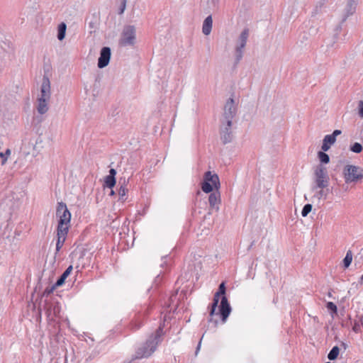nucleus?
Here are the masks:
<instances>
[{
  "label": "nucleus",
  "mask_w": 363,
  "mask_h": 363,
  "mask_svg": "<svg viewBox=\"0 0 363 363\" xmlns=\"http://www.w3.org/2000/svg\"><path fill=\"white\" fill-rule=\"evenodd\" d=\"M51 98V86L50 82L48 77H44L43 79L41 87H40V93L38 96L37 99L45 101H50Z\"/></svg>",
  "instance_id": "10"
},
{
  "label": "nucleus",
  "mask_w": 363,
  "mask_h": 363,
  "mask_svg": "<svg viewBox=\"0 0 363 363\" xmlns=\"http://www.w3.org/2000/svg\"><path fill=\"white\" fill-rule=\"evenodd\" d=\"M350 150L355 153H359L362 150V145L359 143H354L351 147Z\"/></svg>",
  "instance_id": "29"
},
{
  "label": "nucleus",
  "mask_w": 363,
  "mask_h": 363,
  "mask_svg": "<svg viewBox=\"0 0 363 363\" xmlns=\"http://www.w3.org/2000/svg\"><path fill=\"white\" fill-rule=\"evenodd\" d=\"M312 210V205L311 204H306L302 210L301 215L303 217H306L308 216V214Z\"/></svg>",
  "instance_id": "30"
},
{
  "label": "nucleus",
  "mask_w": 363,
  "mask_h": 363,
  "mask_svg": "<svg viewBox=\"0 0 363 363\" xmlns=\"http://www.w3.org/2000/svg\"><path fill=\"white\" fill-rule=\"evenodd\" d=\"M201 341L199 342V345H198V348H197V350H198L199 349V347H200V345H201Z\"/></svg>",
  "instance_id": "38"
},
{
  "label": "nucleus",
  "mask_w": 363,
  "mask_h": 363,
  "mask_svg": "<svg viewBox=\"0 0 363 363\" xmlns=\"http://www.w3.org/2000/svg\"><path fill=\"white\" fill-rule=\"evenodd\" d=\"M116 174V171L114 169H111L109 171V174L105 177V184L106 186L109 188H112L116 184V179L115 176Z\"/></svg>",
  "instance_id": "19"
},
{
  "label": "nucleus",
  "mask_w": 363,
  "mask_h": 363,
  "mask_svg": "<svg viewBox=\"0 0 363 363\" xmlns=\"http://www.w3.org/2000/svg\"><path fill=\"white\" fill-rule=\"evenodd\" d=\"M56 217L57 218V231L68 233L70 227L71 213L65 203L60 202L57 203Z\"/></svg>",
  "instance_id": "1"
},
{
  "label": "nucleus",
  "mask_w": 363,
  "mask_h": 363,
  "mask_svg": "<svg viewBox=\"0 0 363 363\" xmlns=\"http://www.w3.org/2000/svg\"><path fill=\"white\" fill-rule=\"evenodd\" d=\"M208 202L211 208L218 211L219 205L221 202L220 194L218 191L211 193L208 197Z\"/></svg>",
  "instance_id": "13"
},
{
  "label": "nucleus",
  "mask_w": 363,
  "mask_h": 363,
  "mask_svg": "<svg viewBox=\"0 0 363 363\" xmlns=\"http://www.w3.org/2000/svg\"><path fill=\"white\" fill-rule=\"evenodd\" d=\"M204 182H208L214 186V188L218 189L220 186V181L218 176L216 174H213L211 172H206L204 174Z\"/></svg>",
  "instance_id": "14"
},
{
  "label": "nucleus",
  "mask_w": 363,
  "mask_h": 363,
  "mask_svg": "<svg viewBox=\"0 0 363 363\" xmlns=\"http://www.w3.org/2000/svg\"><path fill=\"white\" fill-rule=\"evenodd\" d=\"M339 352H340V349H339V347L337 346L333 347V349L329 352V354L328 355V358L330 360L335 359L337 357L338 354H339Z\"/></svg>",
  "instance_id": "24"
},
{
  "label": "nucleus",
  "mask_w": 363,
  "mask_h": 363,
  "mask_svg": "<svg viewBox=\"0 0 363 363\" xmlns=\"http://www.w3.org/2000/svg\"><path fill=\"white\" fill-rule=\"evenodd\" d=\"M111 55V49L108 47H104L100 52V56L98 60V67L101 69L106 67L110 62Z\"/></svg>",
  "instance_id": "12"
},
{
  "label": "nucleus",
  "mask_w": 363,
  "mask_h": 363,
  "mask_svg": "<svg viewBox=\"0 0 363 363\" xmlns=\"http://www.w3.org/2000/svg\"><path fill=\"white\" fill-rule=\"evenodd\" d=\"M162 334V330L160 328L157 330L155 333L149 338L146 343L138 349L136 352V357L144 358L150 356L156 350Z\"/></svg>",
  "instance_id": "2"
},
{
  "label": "nucleus",
  "mask_w": 363,
  "mask_h": 363,
  "mask_svg": "<svg viewBox=\"0 0 363 363\" xmlns=\"http://www.w3.org/2000/svg\"><path fill=\"white\" fill-rule=\"evenodd\" d=\"M359 284H363V274H362V277H360Z\"/></svg>",
  "instance_id": "37"
},
{
  "label": "nucleus",
  "mask_w": 363,
  "mask_h": 363,
  "mask_svg": "<svg viewBox=\"0 0 363 363\" xmlns=\"http://www.w3.org/2000/svg\"><path fill=\"white\" fill-rule=\"evenodd\" d=\"M357 108L359 117L363 118V101H359Z\"/></svg>",
  "instance_id": "33"
},
{
  "label": "nucleus",
  "mask_w": 363,
  "mask_h": 363,
  "mask_svg": "<svg viewBox=\"0 0 363 363\" xmlns=\"http://www.w3.org/2000/svg\"><path fill=\"white\" fill-rule=\"evenodd\" d=\"M67 235V233L57 231V243H56V252H59L60 250L63 246V245L65 242Z\"/></svg>",
  "instance_id": "20"
},
{
  "label": "nucleus",
  "mask_w": 363,
  "mask_h": 363,
  "mask_svg": "<svg viewBox=\"0 0 363 363\" xmlns=\"http://www.w3.org/2000/svg\"><path fill=\"white\" fill-rule=\"evenodd\" d=\"M219 294L223 295L220 305V313L222 320L225 323L231 312V308L228 302L227 298L224 296L225 293V284L223 282L220 284L218 291Z\"/></svg>",
  "instance_id": "6"
},
{
  "label": "nucleus",
  "mask_w": 363,
  "mask_h": 363,
  "mask_svg": "<svg viewBox=\"0 0 363 363\" xmlns=\"http://www.w3.org/2000/svg\"><path fill=\"white\" fill-rule=\"evenodd\" d=\"M355 5H356V0H350V13H352L354 12V9H355Z\"/></svg>",
  "instance_id": "35"
},
{
  "label": "nucleus",
  "mask_w": 363,
  "mask_h": 363,
  "mask_svg": "<svg viewBox=\"0 0 363 363\" xmlns=\"http://www.w3.org/2000/svg\"><path fill=\"white\" fill-rule=\"evenodd\" d=\"M49 102H50V101H45V99H43V100L37 99L36 109L39 114L43 115L48 111Z\"/></svg>",
  "instance_id": "18"
},
{
  "label": "nucleus",
  "mask_w": 363,
  "mask_h": 363,
  "mask_svg": "<svg viewBox=\"0 0 363 363\" xmlns=\"http://www.w3.org/2000/svg\"><path fill=\"white\" fill-rule=\"evenodd\" d=\"M213 27V18L211 15L208 16L203 21L202 25V33L205 35H208L211 33Z\"/></svg>",
  "instance_id": "16"
},
{
  "label": "nucleus",
  "mask_w": 363,
  "mask_h": 363,
  "mask_svg": "<svg viewBox=\"0 0 363 363\" xmlns=\"http://www.w3.org/2000/svg\"><path fill=\"white\" fill-rule=\"evenodd\" d=\"M343 174L347 183L357 181L363 177V169L354 165H346Z\"/></svg>",
  "instance_id": "5"
},
{
  "label": "nucleus",
  "mask_w": 363,
  "mask_h": 363,
  "mask_svg": "<svg viewBox=\"0 0 363 363\" xmlns=\"http://www.w3.org/2000/svg\"><path fill=\"white\" fill-rule=\"evenodd\" d=\"M236 107L234 100L229 99L224 106L223 118L224 121H227V125L229 127L232 124V119L235 114Z\"/></svg>",
  "instance_id": "9"
},
{
  "label": "nucleus",
  "mask_w": 363,
  "mask_h": 363,
  "mask_svg": "<svg viewBox=\"0 0 363 363\" xmlns=\"http://www.w3.org/2000/svg\"><path fill=\"white\" fill-rule=\"evenodd\" d=\"M67 30V25L62 22L58 25L57 27V39L60 41L65 39Z\"/></svg>",
  "instance_id": "21"
},
{
  "label": "nucleus",
  "mask_w": 363,
  "mask_h": 363,
  "mask_svg": "<svg viewBox=\"0 0 363 363\" xmlns=\"http://www.w3.org/2000/svg\"><path fill=\"white\" fill-rule=\"evenodd\" d=\"M342 345L345 348H346V346H347V345H346V344H345L344 342H342Z\"/></svg>",
  "instance_id": "39"
},
{
  "label": "nucleus",
  "mask_w": 363,
  "mask_h": 363,
  "mask_svg": "<svg viewBox=\"0 0 363 363\" xmlns=\"http://www.w3.org/2000/svg\"><path fill=\"white\" fill-rule=\"evenodd\" d=\"M327 308L328 310H330L333 313H337V306L333 302H328Z\"/></svg>",
  "instance_id": "32"
},
{
  "label": "nucleus",
  "mask_w": 363,
  "mask_h": 363,
  "mask_svg": "<svg viewBox=\"0 0 363 363\" xmlns=\"http://www.w3.org/2000/svg\"><path fill=\"white\" fill-rule=\"evenodd\" d=\"M340 130H335L330 135H326L323 140V145L321 149L323 151H328L332 145H333L336 141V137L341 134Z\"/></svg>",
  "instance_id": "11"
},
{
  "label": "nucleus",
  "mask_w": 363,
  "mask_h": 363,
  "mask_svg": "<svg viewBox=\"0 0 363 363\" xmlns=\"http://www.w3.org/2000/svg\"><path fill=\"white\" fill-rule=\"evenodd\" d=\"M127 191L128 189L126 187L125 182L124 181L123 184H122L118 189L119 200L121 201L122 202L125 201L127 199Z\"/></svg>",
  "instance_id": "22"
},
{
  "label": "nucleus",
  "mask_w": 363,
  "mask_h": 363,
  "mask_svg": "<svg viewBox=\"0 0 363 363\" xmlns=\"http://www.w3.org/2000/svg\"><path fill=\"white\" fill-rule=\"evenodd\" d=\"M352 262V253L350 250L347 252L346 256L343 259V264L345 268H347Z\"/></svg>",
  "instance_id": "25"
},
{
  "label": "nucleus",
  "mask_w": 363,
  "mask_h": 363,
  "mask_svg": "<svg viewBox=\"0 0 363 363\" xmlns=\"http://www.w3.org/2000/svg\"><path fill=\"white\" fill-rule=\"evenodd\" d=\"M11 151L10 149H7L4 152H0L1 164H5L7 162L8 158L11 155Z\"/></svg>",
  "instance_id": "26"
},
{
  "label": "nucleus",
  "mask_w": 363,
  "mask_h": 363,
  "mask_svg": "<svg viewBox=\"0 0 363 363\" xmlns=\"http://www.w3.org/2000/svg\"><path fill=\"white\" fill-rule=\"evenodd\" d=\"M318 156V159L322 163L328 164L330 162V157L328 155L323 152H319Z\"/></svg>",
  "instance_id": "28"
},
{
  "label": "nucleus",
  "mask_w": 363,
  "mask_h": 363,
  "mask_svg": "<svg viewBox=\"0 0 363 363\" xmlns=\"http://www.w3.org/2000/svg\"><path fill=\"white\" fill-rule=\"evenodd\" d=\"M220 294H219V293H216L215 296H214V298H213V303L212 304V306H211V310L210 311V316H211V318L209 320V321H211L212 320V318L211 317L214 315L215 313V311H216V308L218 306V301H219V296H220Z\"/></svg>",
  "instance_id": "23"
},
{
  "label": "nucleus",
  "mask_w": 363,
  "mask_h": 363,
  "mask_svg": "<svg viewBox=\"0 0 363 363\" xmlns=\"http://www.w3.org/2000/svg\"><path fill=\"white\" fill-rule=\"evenodd\" d=\"M249 37V29L245 28L240 34L236 40L235 54L237 60L239 61L242 57V49L245 47Z\"/></svg>",
  "instance_id": "7"
},
{
  "label": "nucleus",
  "mask_w": 363,
  "mask_h": 363,
  "mask_svg": "<svg viewBox=\"0 0 363 363\" xmlns=\"http://www.w3.org/2000/svg\"><path fill=\"white\" fill-rule=\"evenodd\" d=\"M136 28L134 26H124L119 40L123 46H133L136 43Z\"/></svg>",
  "instance_id": "4"
},
{
  "label": "nucleus",
  "mask_w": 363,
  "mask_h": 363,
  "mask_svg": "<svg viewBox=\"0 0 363 363\" xmlns=\"http://www.w3.org/2000/svg\"><path fill=\"white\" fill-rule=\"evenodd\" d=\"M315 186L312 187L313 191L317 189H324L329 184V177L325 167L318 165L314 170Z\"/></svg>",
  "instance_id": "3"
},
{
  "label": "nucleus",
  "mask_w": 363,
  "mask_h": 363,
  "mask_svg": "<svg viewBox=\"0 0 363 363\" xmlns=\"http://www.w3.org/2000/svg\"><path fill=\"white\" fill-rule=\"evenodd\" d=\"M125 4H126V0H123V3H122V6H121V13H123L125 9Z\"/></svg>",
  "instance_id": "36"
},
{
  "label": "nucleus",
  "mask_w": 363,
  "mask_h": 363,
  "mask_svg": "<svg viewBox=\"0 0 363 363\" xmlns=\"http://www.w3.org/2000/svg\"><path fill=\"white\" fill-rule=\"evenodd\" d=\"M72 269H73L72 266V265L69 266L67 268V269L63 272V274L61 275L60 279L57 281V282L53 285L50 291H52V290L55 289L56 288L62 286L65 283V279L67 278V277L71 274Z\"/></svg>",
  "instance_id": "17"
},
{
  "label": "nucleus",
  "mask_w": 363,
  "mask_h": 363,
  "mask_svg": "<svg viewBox=\"0 0 363 363\" xmlns=\"http://www.w3.org/2000/svg\"><path fill=\"white\" fill-rule=\"evenodd\" d=\"M360 328H361V323L359 322L355 321L354 323V325L352 327L353 331H354L355 333H359L360 331Z\"/></svg>",
  "instance_id": "34"
},
{
  "label": "nucleus",
  "mask_w": 363,
  "mask_h": 363,
  "mask_svg": "<svg viewBox=\"0 0 363 363\" xmlns=\"http://www.w3.org/2000/svg\"><path fill=\"white\" fill-rule=\"evenodd\" d=\"M214 186L208 182H203L201 186V189L205 193H210L213 190Z\"/></svg>",
  "instance_id": "27"
},
{
  "label": "nucleus",
  "mask_w": 363,
  "mask_h": 363,
  "mask_svg": "<svg viewBox=\"0 0 363 363\" xmlns=\"http://www.w3.org/2000/svg\"><path fill=\"white\" fill-rule=\"evenodd\" d=\"M315 196L318 199H326L327 194L325 192L323 189H320V191H317Z\"/></svg>",
  "instance_id": "31"
},
{
  "label": "nucleus",
  "mask_w": 363,
  "mask_h": 363,
  "mask_svg": "<svg viewBox=\"0 0 363 363\" xmlns=\"http://www.w3.org/2000/svg\"><path fill=\"white\" fill-rule=\"evenodd\" d=\"M114 194V191L113 190H111V195H113Z\"/></svg>",
  "instance_id": "40"
},
{
  "label": "nucleus",
  "mask_w": 363,
  "mask_h": 363,
  "mask_svg": "<svg viewBox=\"0 0 363 363\" xmlns=\"http://www.w3.org/2000/svg\"><path fill=\"white\" fill-rule=\"evenodd\" d=\"M231 125H227V121H223L221 126V139L223 140L224 143H227L231 140V131H230Z\"/></svg>",
  "instance_id": "15"
},
{
  "label": "nucleus",
  "mask_w": 363,
  "mask_h": 363,
  "mask_svg": "<svg viewBox=\"0 0 363 363\" xmlns=\"http://www.w3.org/2000/svg\"><path fill=\"white\" fill-rule=\"evenodd\" d=\"M13 57V52L9 45L4 42L0 43V69L3 66L10 62Z\"/></svg>",
  "instance_id": "8"
}]
</instances>
